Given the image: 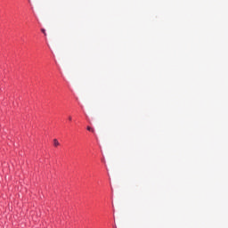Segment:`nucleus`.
I'll list each match as a JSON object with an SVG mask.
<instances>
[{"mask_svg":"<svg viewBox=\"0 0 228 228\" xmlns=\"http://www.w3.org/2000/svg\"><path fill=\"white\" fill-rule=\"evenodd\" d=\"M68 120H69V122H72V116H69V117H68Z\"/></svg>","mask_w":228,"mask_h":228,"instance_id":"4","label":"nucleus"},{"mask_svg":"<svg viewBox=\"0 0 228 228\" xmlns=\"http://www.w3.org/2000/svg\"><path fill=\"white\" fill-rule=\"evenodd\" d=\"M41 31H42L43 35H45V37H47V33H45V29H42Z\"/></svg>","mask_w":228,"mask_h":228,"instance_id":"3","label":"nucleus"},{"mask_svg":"<svg viewBox=\"0 0 228 228\" xmlns=\"http://www.w3.org/2000/svg\"><path fill=\"white\" fill-rule=\"evenodd\" d=\"M86 129H87V131H89L90 133H95V130H94L92 126H87Z\"/></svg>","mask_w":228,"mask_h":228,"instance_id":"2","label":"nucleus"},{"mask_svg":"<svg viewBox=\"0 0 228 228\" xmlns=\"http://www.w3.org/2000/svg\"><path fill=\"white\" fill-rule=\"evenodd\" d=\"M53 145L54 147H58L60 145V142H58V139L53 140Z\"/></svg>","mask_w":228,"mask_h":228,"instance_id":"1","label":"nucleus"}]
</instances>
